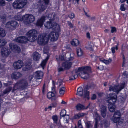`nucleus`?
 Listing matches in <instances>:
<instances>
[{"label":"nucleus","instance_id":"1","mask_svg":"<svg viewBox=\"0 0 128 128\" xmlns=\"http://www.w3.org/2000/svg\"><path fill=\"white\" fill-rule=\"evenodd\" d=\"M91 71V68L89 67H82L73 70L69 78L70 80L76 79L79 75L84 79H87L89 77V73Z\"/></svg>","mask_w":128,"mask_h":128},{"label":"nucleus","instance_id":"2","mask_svg":"<svg viewBox=\"0 0 128 128\" xmlns=\"http://www.w3.org/2000/svg\"><path fill=\"white\" fill-rule=\"evenodd\" d=\"M28 83L26 80H22L18 82L14 85L12 92L19 89L23 90L28 85Z\"/></svg>","mask_w":128,"mask_h":128},{"label":"nucleus","instance_id":"3","mask_svg":"<svg viewBox=\"0 0 128 128\" xmlns=\"http://www.w3.org/2000/svg\"><path fill=\"white\" fill-rule=\"evenodd\" d=\"M112 94L108 104V108L110 112H114L116 110V106L114 103L116 101L117 96L116 94L112 93L110 94Z\"/></svg>","mask_w":128,"mask_h":128},{"label":"nucleus","instance_id":"4","mask_svg":"<svg viewBox=\"0 0 128 128\" xmlns=\"http://www.w3.org/2000/svg\"><path fill=\"white\" fill-rule=\"evenodd\" d=\"M38 33L35 30H32L29 31L26 34L29 41L34 42L37 40Z\"/></svg>","mask_w":128,"mask_h":128},{"label":"nucleus","instance_id":"5","mask_svg":"<svg viewBox=\"0 0 128 128\" xmlns=\"http://www.w3.org/2000/svg\"><path fill=\"white\" fill-rule=\"evenodd\" d=\"M89 93V92L87 91L86 89H84V90L82 87H80L78 89L77 93L76 95L84 99L87 98L89 100L90 99Z\"/></svg>","mask_w":128,"mask_h":128},{"label":"nucleus","instance_id":"6","mask_svg":"<svg viewBox=\"0 0 128 128\" xmlns=\"http://www.w3.org/2000/svg\"><path fill=\"white\" fill-rule=\"evenodd\" d=\"M27 3V0H17L13 3L12 5L15 9H20L24 8Z\"/></svg>","mask_w":128,"mask_h":128},{"label":"nucleus","instance_id":"7","mask_svg":"<svg viewBox=\"0 0 128 128\" xmlns=\"http://www.w3.org/2000/svg\"><path fill=\"white\" fill-rule=\"evenodd\" d=\"M49 0H40L38 2V10L40 12L44 11L47 8Z\"/></svg>","mask_w":128,"mask_h":128},{"label":"nucleus","instance_id":"8","mask_svg":"<svg viewBox=\"0 0 128 128\" xmlns=\"http://www.w3.org/2000/svg\"><path fill=\"white\" fill-rule=\"evenodd\" d=\"M125 85L126 83L125 82L121 83L118 85L110 87L109 90L110 92L113 91L118 94L124 88Z\"/></svg>","mask_w":128,"mask_h":128},{"label":"nucleus","instance_id":"9","mask_svg":"<svg viewBox=\"0 0 128 128\" xmlns=\"http://www.w3.org/2000/svg\"><path fill=\"white\" fill-rule=\"evenodd\" d=\"M53 14H50L48 15H47L46 17L44 16L42 17L38 21L36 24V25L41 27L42 26L45 20L47 18H48L49 20H52V19H53L55 15L54 14L53 15Z\"/></svg>","mask_w":128,"mask_h":128},{"label":"nucleus","instance_id":"10","mask_svg":"<svg viewBox=\"0 0 128 128\" xmlns=\"http://www.w3.org/2000/svg\"><path fill=\"white\" fill-rule=\"evenodd\" d=\"M45 27L48 29H50L52 28L53 29L56 31L59 30L60 28V26L55 22H52L51 21L48 22L45 24Z\"/></svg>","mask_w":128,"mask_h":128},{"label":"nucleus","instance_id":"11","mask_svg":"<svg viewBox=\"0 0 128 128\" xmlns=\"http://www.w3.org/2000/svg\"><path fill=\"white\" fill-rule=\"evenodd\" d=\"M48 40L46 34H42L39 35L38 42L40 44L45 45L48 43Z\"/></svg>","mask_w":128,"mask_h":128},{"label":"nucleus","instance_id":"12","mask_svg":"<svg viewBox=\"0 0 128 128\" xmlns=\"http://www.w3.org/2000/svg\"><path fill=\"white\" fill-rule=\"evenodd\" d=\"M24 17V22L28 24L32 23L35 20L34 16L32 14H26Z\"/></svg>","mask_w":128,"mask_h":128},{"label":"nucleus","instance_id":"13","mask_svg":"<svg viewBox=\"0 0 128 128\" xmlns=\"http://www.w3.org/2000/svg\"><path fill=\"white\" fill-rule=\"evenodd\" d=\"M74 59L73 57H71L70 58H68L66 60V61L63 63L62 67L64 68L65 69H68L70 68L73 62L71 61Z\"/></svg>","mask_w":128,"mask_h":128},{"label":"nucleus","instance_id":"14","mask_svg":"<svg viewBox=\"0 0 128 128\" xmlns=\"http://www.w3.org/2000/svg\"><path fill=\"white\" fill-rule=\"evenodd\" d=\"M43 75V72L40 71H37L34 73L35 78L36 80V81L38 82V84H39L41 83Z\"/></svg>","mask_w":128,"mask_h":128},{"label":"nucleus","instance_id":"15","mask_svg":"<svg viewBox=\"0 0 128 128\" xmlns=\"http://www.w3.org/2000/svg\"><path fill=\"white\" fill-rule=\"evenodd\" d=\"M49 49L48 48L45 47L44 49V54H46L48 56L46 60H44L41 63V65L43 69H44V67L45 66L46 62L48 59L49 56L50 55L49 53Z\"/></svg>","mask_w":128,"mask_h":128},{"label":"nucleus","instance_id":"16","mask_svg":"<svg viewBox=\"0 0 128 128\" xmlns=\"http://www.w3.org/2000/svg\"><path fill=\"white\" fill-rule=\"evenodd\" d=\"M58 34L54 32H51L48 36V38L53 42L56 41L58 39Z\"/></svg>","mask_w":128,"mask_h":128},{"label":"nucleus","instance_id":"17","mask_svg":"<svg viewBox=\"0 0 128 128\" xmlns=\"http://www.w3.org/2000/svg\"><path fill=\"white\" fill-rule=\"evenodd\" d=\"M10 49L8 48H4L1 50V53L2 56L5 57H7L11 53Z\"/></svg>","mask_w":128,"mask_h":128},{"label":"nucleus","instance_id":"18","mask_svg":"<svg viewBox=\"0 0 128 128\" xmlns=\"http://www.w3.org/2000/svg\"><path fill=\"white\" fill-rule=\"evenodd\" d=\"M14 40L17 42L22 43H25L28 41H29L28 37V38H27L24 36L19 37Z\"/></svg>","mask_w":128,"mask_h":128},{"label":"nucleus","instance_id":"19","mask_svg":"<svg viewBox=\"0 0 128 128\" xmlns=\"http://www.w3.org/2000/svg\"><path fill=\"white\" fill-rule=\"evenodd\" d=\"M24 66L23 62L20 60H18L15 62L13 64V66L14 68L16 70L20 69Z\"/></svg>","mask_w":128,"mask_h":128},{"label":"nucleus","instance_id":"20","mask_svg":"<svg viewBox=\"0 0 128 128\" xmlns=\"http://www.w3.org/2000/svg\"><path fill=\"white\" fill-rule=\"evenodd\" d=\"M52 118L54 124L56 125L58 128H62L63 127L61 124L60 120L58 121V117L57 116L55 115L53 116Z\"/></svg>","mask_w":128,"mask_h":128},{"label":"nucleus","instance_id":"21","mask_svg":"<svg viewBox=\"0 0 128 128\" xmlns=\"http://www.w3.org/2000/svg\"><path fill=\"white\" fill-rule=\"evenodd\" d=\"M100 112L101 115L103 118L105 117L106 112L107 110V108L105 105H102L100 107Z\"/></svg>","mask_w":128,"mask_h":128},{"label":"nucleus","instance_id":"22","mask_svg":"<svg viewBox=\"0 0 128 128\" xmlns=\"http://www.w3.org/2000/svg\"><path fill=\"white\" fill-rule=\"evenodd\" d=\"M9 46L10 49L15 51H17L18 53L20 52V48L16 45L11 43L9 44Z\"/></svg>","mask_w":128,"mask_h":128},{"label":"nucleus","instance_id":"23","mask_svg":"<svg viewBox=\"0 0 128 128\" xmlns=\"http://www.w3.org/2000/svg\"><path fill=\"white\" fill-rule=\"evenodd\" d=\"M22 74L19 72H16L12 73L11 75V78L12 79L17 80L21 78Z\"/></svg>","mask_w":128,"mask_h":128},{"label":"nucleus","instance_id":"24","mask_svg":"<svg viewBox=\"0 0 128 128\" xmlns=\"http://www.w3.org/2000/svg\"><path fill=\"white\" fill-rule=\"evenodd\" d=\"M56 94V92H50L48 93L47 94V96L49 99H51L52 100H55L56 98H54L55 94Z\"/></svg>","mask_w":128,"mask_h":128},{"label":"nucleus","instance_id":"25","mask_svg":"<svg viewBox=\"0 0 128 128\" xmlns=\"http://www.w3.org/2000/svg\"><path fill=\"white\" fill-rule=\"evenodd\" d=\"M41 58V55L38 53L35 52L33 54V58L34 60L35 61L39 60Z\"/></svg>","mask_w":128,"mask_h":128},{"label":"nucleus","instance_id":"26","mask_svg":"<svg viewBox=\"0 0 128 128\" xmlns=\"http://www.w3.org/2000/svg\"><path fill=\"white\" fill-rule=\"evenodd\" d=\"M32 66L30 62H26L25 64V66L24 68V70L27 71L30 70L32 68Z\"/></svg>","mask_w":128,"mask_h":128},{"label":"nucleus","instance_id":"27","mask_svg":"<svg viewBox=\"0 0 128 128\" xmlns=\"http://www.w3.org/2000/svg\"><path fill=\"white\" fill-rule=\"evenodd\" d=\"M77 54L78 56H82L84 54V52L80 48H78L76 50Z\"/></svg>","mask_w":128,"mask_h":128},{"label":"nucleus","instance_id":"28","mask_svg":"<svg viewBox=\"0 0 128 128\" xmlns=\"http://www.w3.org/2000/svg\"><path fill=\"white\" fill-rule=\"evenodd\" d=\"M100 61L106 64H109L111 63L112 61V60L110 58H109L108 60H102L100 59Z\"/></svg>","mask_w":128,"mask_h":128},{"label":"nucleus","instance_id":"29","mask_svg":"<svg viewBox=\"0 0 128 128\" xmlns=\"http://www.w3.org/2000/svg\"><path fill=\"white\" fill-rule=\"evenodd\" d=\"M6 34L5 30L3 29L0 28V37H4Z\"/></svg>","mask_w":128,"mask_h":128},{"label":"nucleus","instance_id":"30","mask_svg":"<svg viewBox=\"0 0 128 128\" xmlns=\"http://www.w3.org/2000/svg\"><path fill=\"white\" fill-rule=\"evenodd\" d=\"M79 44V41L76 39H74L71 42L72 44L75 46L78 45Z\"/></svg>","mask_w":128,"mask_h":128},{"label":"nucleus","instance_id":"31","mask_svg":"<svg viewBox=\"0 0 128 128\" xmlns=\"http://www.w3.org/2000/svg\"><path fill=\"white\" fill-rule=\"evenodd\" d=\"M6 40L4 39H0V48L4 46L7 43Z\"/></svg>","mask_w":128,"mask_h":128},{"label":"nucleus","instance_id":"32","mask_svg":"<svg viewBox=\"0 0 128 128\" xmlns=\"http://www.w3.org/2000/svg\"><path fill=\"white\" fill-rule=\"evenodd\" d=\"M11 26L13 29L12 30H14L18 26V23L16 21H11Z\"/></svg>","mask_w":128,"mask_h":128},{"label":"nucleus","instance_id":"33","mask_svg":"<svg viewBox=\"0 0 128 128\" xmlns=\"http://www.w3.org/2000/svg\"><path fill=\"white\" fill-rule=\"evenodd\" d=\"M76 108L77 110H82L85 109V107L82 105L78 104L76 106Z\"/></svg>","mask_w":128,"mask_h":128},{"label":"nucleus","instance_id":"34","mask_svg":"<svg viewBox=\"0 0 128 128\" xmlns=\"http://www.w3.org/2000/svg\"><path fill=\"white\" fill-rule=\"evenodd\" d=\"M66 89L64 87L61 88L59 90V93L61 96H62L64 95Z\"/></svg>","mask_w":128,"mask_h":128},{"label":"nucleus","instance_id":"35","mask_svg":"<svg viewBox=\"0 0 128 128\" xmlns=\"http://www.w3.org/2000/svg\"><path fill=\"white\" fill-rule=\"evenodd\" d=\"M66 111L65 110H63L60 113V118L61 119L66 115Z\"/></svg>","mask_w":128,"mask_h":128},{"label":"nucleus","instance_id":"36","mask_svg":"<svg viewBox=\"0 0 128 128\" xmlns=\"http://www.w3.org/2000/svg\"><path fill=\"white\" fill-rule=\"evenodd\" d=\"M114 117L120 118L121 116V114L119 111H116L114 113Z\"/></svg>","mask_w":128,"mask_h":128},{"label":"nucleus","instance_id":"37","mask_svg":"<svg viewBox=\"0 0 128 128\" xmlns=\"http://www.w3.org/2000/svg\"><path fill=\"white\" fill-rule=\"evenodd\" d=\"M84 116V114L83 113L78 114L75 116L74 118L75 119H78L81 117L83 116Z\"/></svg>","mask_w":128,"mask_h":128},{"label":"nucleus","instance_id":"38","mask_svg":"<svg viewBox=\"0 0 128 128\" xmlns=\"http://www.w3.org/2000/svg\"><path fill=\"white\" fill-rule=\"evenodd\" d=\"M12 88L11 87H9L5 90L4 91V94H5L8 93L9 92L12 90Z\"/></svg>","mask_w":128,"mask_h":128},{"label":"nucleus","instance_id":"39","mask_svg":"<svg viewBox=\"0 0 128 128\" xmlns=\"http://www.w3.org/2000/svg\"><path fill=\"white\" fill-rule=\"evenodd\" d=\"M94 47L93 44L92 43H90L88 44V48L89 50H90L93 51V48Z\"/></svg>","mask_w":128,"mask_h":128},{"label":"nucleus","instance_id":"40","mask_svg":"<svg viewBox=\"0 0 128 128\" xmlns=\"http://www.w3.org/2000/svg\"><path fill=\"white\" fill-rule=\"evenodd\" d=\"M24 16L22 17L21 16H18L17 17H16V19L18 21L23 20L24 21Z\"/></svg>","mask_w":128,"mask_h":128},{"label":"nucleus","instance_id":"41","mask_svg":"<svg viewBox=\"0 0 128 128\" xmlns=\"http://www.w3.org/2000/svg\"><path fill=\"white\" fill-rule=\"evenodd\" d=\"M11 21L8 22L6 24V27L7 28H9L11 29V30L13 29V28L11 27Z\"/></svg>","mask_w":128,"mask_h":128},{"label":"nucleus","instance_id":"42","mask_svg":"<svg viewBox=\"0 0 128 128\" xmlns=\"http://www.w3.org/2000/svg\"><path fill=\"white\" fill-rule=\"evenodd\" d=\"M86 126L87 128H90L92 127L93 125L90 122H88L86 124Z\"/></svg>","mask_w":128,"mask_h":128},{"label":"nucleus","instance_id":"43","mask_svg":"<svg viewBox=\"0 0 128 128\" xmlns=\"http://www.w3.org/2000/svg\"><path fill=\"white\" fill-rule=\"evenodd\" d=\"M6 5V2L4 0H0V6H4Z\"/></svg>","mask_w":128,"mask_h":128},{"label":"nucleus","instance_id":"44","mask_svg":"<svg viewBox=\"0 0 128 128\" xmlns=\"http://www.w3.org/2000/svg\"><path fill=\"white\" fill-rule=\"evenodd\" d=\"M64 119L65 120H66V122L67 123H68V120L70 118L69 116L68 115H66L64 117H63Z\"/></svg>","mask_w":128,"mask_h":128},{"label":"nucleus","instance_id":"45","mask_svg":"<svg viewBox=\"0 0 128 128\" xmlns=\"http://www.w3.org/2000/svg\"><path fill=\"white\" fill-rule=\"evenodd\" d=\"M59 60L61 61L65 60H67L66 57L64 56H60L59 57Z\"/></svg>","mask_w":128,"mask_h":128},{"label":"nucleus","instance_id":"46","mask_svg":"<svg viewBox=\"0 0 128 128\" xmlns=\"http://www.w3.org/2000/svg\"><path fill=\"white\" fill-rule=\"evenodd\" d=\"M120 118H119L114 117V116L113 118L114 122L115 123H116L118 122L120 120Z\"/></svg>","mask_w":128,"mask_h":128},{"label":"nucleus","instance_id":"47","mask_svg":"<svg viewBox=\"0 0 128 128\" xmlns=\"http://www.w3.org/2000/svg\"><path fill=\"white\" fill-rule=\"evenodd\" d=\"M78 128H83L82 126L80 120L78 121Z\"/></svg>","mask_w":128,"mask_h":128},{"label":"nucleus","instance_id":"48","mask_svg":"<svg viewBox=\"0 0 128 128\" xmlns=\"http://www.w3.org/2000/svg\"><path fill=\"white\" fill-rule=\"evenodd\" d=\"M96 121L98 122V121L100 120V116L97 114H96Z\"/></svg>","mask_w":128,"mask_h":128},{"label":"nucleus","instance_id":"49","mask_svg":"<svg viewBox=\"0 0 128 128\" xmlns=\"http://www.w3.org/2000/svg\"><path fill=\"white\" fill-rule=\"evenodd\" d=\"M65 69L64 68L60 67L58 69V71L60 72H63Z\"/></svg>","mask_w":128,"mask_h":128},{"label":"nucleus","instance_id":"50","mask_svg":"<svg viewBox=\"0 0 128 128\" xmlns=\"http://www.w3.org/2000/svg\"><path fill=\"white\" fill-rule=\"evenodd\" d=\"M111 32L112 33L116 32V28L115 27H111Z\"/></svg>","mask_w":128,"mask_h":128},{"label":"nucleus","instance_id":"51","mask_svg":"<svg viewBox=\"0 0 128 128\" xmlns=\"http://www.w3.org/2000/svg\"><path fill=\"white\" fill-rule=\"evenodd\" d=\"M68 24L70 26V27L71 28H73L74 27V26L73 25V24L69 21L68 22Z\"/></svg>","mask_w":128,"mask_h":128},{"label":"nucleus","instance_id":"52","mask_svg":"<svg viewBox=\"0 0 128 128\" xmlns=\"http://www.w3.org/2000/svg\"><path fill=\"white\" fill-rule=\"evenodd\" d=\"M120 10L122 11H124L126 10V8L124 6V4H122L120 6Z\"/></svg>","mask_w":128,"mask_h":128},{"label":"nucleus","instance_id":"53","mask_svg":"<svg viewBox=\"0 0 128 128\" xmlns=\"http://www.w3.org/2000/svg\"><path fill=\"white\" fill-rule=\"evenodd\" d=\"M50 105L52 107L55 108L56 107L57 105V103L56 102H54L51 104Z\"/></svg>","mask_w":128,"mask_h":128},{"label":"nucleus","instance_id":"54","mask_svg":"<svg viewBox=\"0 0 128 128\" xmlns=\"http://www.w3.org/2000/svg\"><path fill=\"white\" fill-rule=\"evenodd\" d=\"M92 104L90 102L88 105L86 106V107H85V109H87L88 108H92Z\"/></svg>","mask_w":128,"mask_h":128},{"label":"nucleus","instance_id":"55","mask_svg":"<svg viewBox=\"0 0 128 128\" xmlns=\"http://www.w3.org/2000/svg\"><path fill=\"white\" fill-rule=\"evenodd\" d=\"M97 96L96 95L94 94H92V97H91V99L92 100H94L96 99V98Z\"/></svg>","mask_w":128,"mask_h":128},{"label":"nucleus","instance_id":"56","mask_svg":"<svg viewBox=\"0 0 128 128\" xmlns=\"http://www.w3.org/2000/svg\"><path fill=\"white\" fill-rule=\"evenodd\" d=\"M108 122L106 120H105L104 121L103 124L106 127H107L108 126Z\"/></svg>","mask_w":128,"mask_h":128},{"label":"nucleus","instance_id":"57","mask_svg":"<svg viewBox=\"0 0 128 128\" xmlns=\"http://www.w3.org/2000/svg\"><path fill=\"white\" fill-rule=\"evenodd\" d=\"M56 127L58 128V127L55 124H52L50 126V128H56Z\"/></svg>","mask_w":128,"mask_h":128},{"label":"nucleus","instance_id":"58","mask_svg":"<svg viewBox=\"0 0 128 128\" xmlns=\"http://www.w3.org/2000/svg\"><path fill=\"white\" fill-rule=\"evenodd\" d=\"M123 76H124L125 77H127L128 76V72H124L123 74Z\"/></svg>","mask_w":128,"mask_h":128},{"label":"nucleus","instance_id":"59","mask_svg":"<svg viewBox=\"0 0 128 128\" xmlns=\"http://www.w3.org/2000/svg\"><path fill=\"white\" fill-rule=\"evenodd\" d=\"M75 15L74 13H72L70 16L69 17L71 18H74Z\"/></svg>","mask_w":128,"mask_h":128},{"label":"nucleus","instance_id":"60","mask_svg":"<svg viewBox=\"0 0 128 128\" xmlns=\"http://www.w3.org/2000/svg\"><path fill=\"white\" fill-rule=\"evenodd\" d=\"M86 36L87 38L89 39H90V33L89 32H88L86 33Z\"/></svg>","mask_w":128,"mask_h":128},{"label":"nucleus","instance_id":"61","mask_svg":"<svg viewBox=\"0 0 128 128\" xmlns=\"http://www.w3.org/2000/svg\"><path fill=\"white\" fill-rule=\"evenodd\" d=\"M63 82V81L61 80V79H59L58 80V82L60 84H59V86H60L61 85V83L62 82Z\"/></svg>","mask_w":128,"mask_h":128},{"label":"nucleus","instance_id":"62","mask_svg":"<svg viewBox=\"0 0 128 128\" xmlns=\"http://www.w3.org/2000/svg\"><path fill=\"white\" fill-rule=\"evenodd\" d=\"M112 52L113 54H114L115 53V48L114 47L112 48H111Z\"/></svg>","mask_w":128,"mask_h":128},{"label":"nucleus","instance_id":"63","mask_svg":"<svg viewBox=\"0 0 128 128\" xmlns=\"http://www.w3.org/2000/svg\"><path fill=\"white\" fill-rule=\"evenodd\" d=\"M97 68L98 69L100 70H102L103 69V66H100L98 67Z\"/></svg>","mask_w":128,"mask_h":128},{"label":"nucleus","instance_id":"64","mask_svg":"<svg viewBox=\"0 0 128 128\" xmlns=\"http://www.w3.org/2000/svg\"><path fill=\"white\" fill-rule=\"evenodd\" d=\"M98 122L97 121H96V122L94 125V128H97Z\"/></svg>","mask_w":128,"mask_h":128}]
</instances>
